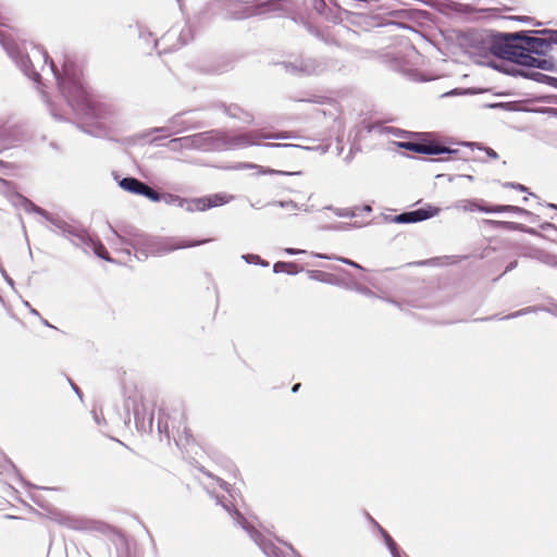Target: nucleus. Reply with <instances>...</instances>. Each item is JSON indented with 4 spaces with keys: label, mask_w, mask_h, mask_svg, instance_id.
I'll return each mask as SVG.
<instances>
[{
    "label": "nucleus",
    "mask_w": 557,
    "mask_h": 557,
    "mask_svg": "<svg viewBox=\"0 0 557 557\" xmlns=\"http://www.w3.org/2000/svg\"><path fill=\"white\" fill-rule=\"evenodd\" d=\"M315 256H317L318 258H321V259H333L332 257L326 256V255H323V253H317Z\"/></svg>",
    "instance_id": "obj_24"
},
{
    "label": "nucleus",
    "mask_w": 557,
    "mask_h": 557,
    "mask_svg": "<svg viewBox=\"0 0 557 557\" xmlns=\"http://www.w3.org/2000/svg\"><path fill=\"white\" fill-rule=\"evenodd\" d=\"M435 214L433 210L426 209H418L410 212H404L394 218V222L396 223H416L420 221H424Z\"/></svg>",
    "instance_id": "obj_7"
},
{
    "label": "nucleus",
    "mask_w": 557,
    "mask_h": 557,
    "mask_svg": "<svg viewBox=\"0 0 557 557\" xmlns=\"http://www.w3.org/2000/svg\"><path fill=\"white\" fill-rule=\"evenodd\" d=\"M290 137L292 136L288 132L271 133L262 129H256L235 137L234 141L237 146L247 147L261 145V140L263 139H285Z\"/></svg>",
    "instance_id": "obj_5"
},
{
    "label": "nucleus",
    "mask_w": 557,
    "mask_h": 557,
    "mask_svg": "<svg viewBox=\"0 0 557 557\" xmlns=\"http://www.w3.org/2000/svg\"><path fill=\"white\" fill-rule=\"evenodd\" d=\"M134 416H135V419H139V418L144 419V413H141L138 408L134 409Z\"/></svg>",
    "instance_id": "obj_23"
},
{
    "label": "nucleus",
    "mask_w": 557,
    "mask_h": 557,
    "mask_svg": "<svg viewBox=\"0 0 557 557\" xmlns=\"http://www.w3.org/2000/svg\"><path fill=\"white\" fill-rule=\"evenodd\" d=\"M268 146H271V147H280L282 146L281 144H268Z\"/></svg>",
    "instance_id": "obj_28"
},
{
    "label": "nucleus",
    "mask_w": 557,
    "mask_h": 557,
    "mask_svg": "<svg viewBox=\"0 0 557 557\" xmlns=\"http://www.w3.org/2000/svg\"><path fill=\"white\" fill-rule=\"evenodd\" d=\"M335 259L341 261V262H343V263H346L348 265H351V267H355V268H359V265L356 262H354V261H351L349 259H346V258H335Z\"/></svg>",
    "instance_id": "obj_22"
},
{
    "label": "nucleus",
    "mask_w": 557,
    "mask_h": 557,
    "mask_svg": "<svg viewBox=\"0 0 557 557\" xmlns=\"http://www.w3.org/2000/svg\"><path fill=\"white\" fill-rule=\"evenodd\" d=\"M299 388H300V384H299V383H297V384H295V385L292 387V392H293V393H296V392H298V389H299Z\"/></svg>",
    "instance_id": "obj_25"
},
{
    "label": "nucleus",
    "mask_w": 557,
    "mask_h": 557,
    "mask_svg": "<svg viewBox=\"0 0 557 557\" xmlns=\"http://www.w3.org/2000/svg\"><path fill=\"white\" fill-rule=\"evenodd\" d=\"M234 518L244 530L251 525V523H249L247 519L237 510L234 511Z\"/></svg>",
    "instance_id": "obj_17"
},
{
    "label": "nucleus",
    "mask_w": 557,
    "mask_h": 557,
    "mask_svg": "<svg viewBox=\"0 0 557 557\" xmlns=\"http://www.w3.org/2000/svg\"><path fill=\"white\" fill-rule=\"evenodd\" d=\"M398 146L400 148L422 154H441L449 151L446 147L433 140H422L419 143L405 141L398 143Z\"/></svg>",
    "instance_id": "obj_6"
},
{
    "label": "nucleus",
    "mask_w": 557,
    "mask_h": 557,
    "mask_svg": "<svg viewBox=\"0 0 557 557\" xmlns=\"http://www.w3.org/2000/svg\"><path fill=\"white\" fill-rule=\"evenodd\" d=\"M140 195L147 197L151 201H160L161 200V195L146 184L144 185V188H143Z\"/></svg>",
    "instance_id": "obj_16"
},
{
    "label": "nucleus",
    "mask_w": 557,
    "mask_h": 557,
    "mask_svg": "<svg viewBox=\"0 0 557 557\" xmlns=\"http://www.w3.org/2000/svg\"><path fill=\"white\" fill-rule=\"evenodd\" d=\"M518 41L523 45L532 54H544L549 48V42L539 37H519Z\"/></svg>",
    "instance_id": "obj_8"
},
{
    "label": "nucleus",
    "mask_w": 557,
    "mask_h": 557,
    "mask_svg": "<svg viewBox=\"0 0 557 557\" xmlns=\"http://www.w3.org/2000/svg\"><path fill=\"white\" fill-rule=\"evenodd\" d=\"M92 248H94V252L101 259L103 260H108L110 261L111 258L109 256V252L107 250V248L104 247V245L97 240V242H92Z\"/></svg>",
    "instance_id": "obj_14"
},
{
    "label": "nucleus",
    "mask_w": 557,
    "mask_h": 557,
    "mask_svg": "<svg viewBox=\"0 0 557 557\" xmlns=\"http://www.w3.org/2000/svg\"><path fill=\"white\" fill-rule=\"evenodd\" d=\"M208 240L205 239V240H199V242H184L182 245H180L178 247L180 248H183V247H194V246H197V245H201V244H205L207 243Z\"/></svg>",
    "instance_id": "obj_20"
},
{
    "label": "nucleus",
    "mask_w": 557,
    "mask_h": 557,
    "mask_svg": "<svg viewBox=\"0 0 557 557\" xmlns=\"http://www.w3.org/2000/svg\"><path fill=\"white\" fill-rule=\"evenodd\" d=\"M286 252H287V253H289V255H295V253H297L298 251H297V250H295V249L288 248V249H286Z\"/></svg>",
    "instance_id": "obj_26"
},
{
    "label": "nucleus",
    "mask_w": 557,
    "mask_h": 557,
    "mask_svg": "<svg viewBox=\"0 0 557 557\" xmlns=\"http://www.w3.org/2000/svg\"><path fill=\"white\" fill-rule=\"evenodd\" d=\"M491 51L502 58L512 61L517 64L537 67L542 70L549 69V62L544 59L534 57L527 48L518 41V37L505 38L504 41H495L492 44Z\"/></svg>",
    "instance_id": "obj_2"
},
{
    "label": "nucleus",
    "mask_w": 557,
    "mask_h": 557,
    "mask_svg": "<svg viewBox=\"0 0 557 557\" xmlns=\"http://www.w3.org/2000/svg\"><path fill=\"white\" fill-rule=\"evenodd\" d=\"M144 185H145V183H143L134 177H125L120 182V186L123 189H125L132 194H136V195L141 194Z\"/></svg>",
    "instance_id": "obj_11"
},
{
    "label": "nucleus",
    "mask_w": 557,
    "mask_h": 557,
    "mask_svg": "<svg viewBox=\"0 0 557 557\" xmlns=\"http://www.w3.org/2000/svg\"><path fill=\"white\" fill-rule=\"evenodd\" d=\"M50 65L59 82L60 89L69 103L75 110L85 114H96L100 103L94 99L92 95L85 87L82 75L75 64L72 62L64 63L62 74L57 71L52 60Z\"/></svg>",
    "instance_id": "obj_1"
},
{
    "label": "nucleus",
    "mask_w": 557,
    "mask_h": 557,
    "mask_svg": "<svg viewBox=\"0 0 557 557\" xmlns=\"http://www.w3.org/2000/svg\"><path fill=\"white\" fill-rule=\"evenodd\" d=\"M249 536L251 537V540L267 554H269V548L271 546V543L267 541V539L264 537V535L259 531L257 530L252 524L250 527H248L246 530H245Z\"/></svg>",
    "instance_id": "obj_10"
},
{
    "label": "nucleus",
    "mask_w": 557,
    "mask_h": 557,
    "mask_svg": "<svg viewBox=\"0 0 557 557\" xmlns=\"http://www.w3.org/2000/svg\"><path fill=\"white\" fill-rule=\"evenodd\" d=\"M234 199L232 195L226 193H218L199 198L187 199L186 210L190 212L206 211L214 207L224 206Z\"/></svg>",
    "instance_id": "obj_4"
},
{
    "label": "nucleus",
    "mask_w": 557,
    "mask_h": 557,
    "mask_svg": "<svg viewBox=\"0 0 557 557\" xmlns=\"http://www.w3.org/2000/svg\"><path fill=\"white\" fill-rule=\"evenodd\" d=\"M242 168L244 169H258L259 173L267 174V173H274L273 170H265L262 166L256 165V164H243Z\"/></svg>",
    "instance_id": "obj_18"
},
{
    "label": "nucleus",
    "mask_w": 557,
    "mask_h": 557,
    "mask_svg": "<svg viewBox=\"0 0 557 557\" xmlns=\"http://www.w3.org/2000/svg\"><path fill=\"white\" fill-rule=\"evenodd\" d=\"M158 429L160 432H163L168 438L172 437L178 446L187 447L194 442L183 412L175 411L173 416L160 412L158 417Z\"/></svg>",
    "instance_id": "obj_3"
},
{
    "label": "nucleus",
    "mask_w": 557,
    "mask_h": 557,
    "mask_svg": "<svg viewBox=\"0 0 557 557\" xmlns=\"http://www.w3.org/2000/svg\"><path fill=\"white\" fill-rule=\"evenodd\" d=\"M16 168H17V165L15 163H10V162L0 160V170H3V169H16Z\"/></svg>",
    "instance_id": "obj_21"
},
{
    "label": "nucleus",
    "mask_w": 557,
    "mask_h": 557,
    "mask_svg": "<svg viewBox=\"0 0 557 557\" xmlns=\"http://www.w3.org/2000/svg\"><path fill=\"white\" fill-rule=\"evenodd\" d=\"M476 208L481 212L485 213H497V212H510V213H517V214H524L527 213V210L523 208L511 206V205H496L491 206L486 205L484 202L478 203Z\"/></svg>",
    "instance_id": "obj_9"
},
{
    "label": "nucleus",
    "mask_w": 557,
    "mask_h": 557,
    "mask_svg": "<svg viewBox=\"0 0 557 557\" xmlns=\"http://www.w3.org/2000/svg\"><path fill=\"white\" fill-rule=\"evenodd\" d=\"M273 271L275 273L286 272L288 274H294L297 272V264L294 262L278 261L274 263Z\"/></svg>",
    "instance_id": "obj_12"
},
{
    "label": "nucleus",
    "mask_w": 557,
    "mask_h": 557,
    "mask_svg": "<svg viewBox=\"0 0 557 557\" xmlns=\"http://www.w3.org/2000/svg\"><path fill=\"white\" fill-rule=\"evenodd\" d=\"M488 154L492 156L493 158H497V153L492 149H490Z\"/></svg>",
    "instance_id": "obj_27"
},
{
    "label": "nucleus",
    "mask_w": 557,
    "mask_h": 557,
    "mask_svg": "<svg viewBox=\"0 0 557 557\" xmlns=\"http://www.w3.org/2000/svg\"><path fill=\"white\" fill-rule=\"evenodd\" d=\"M486 223L490 225H493L494 227L505 228V230H510V231L519 228V224L515 223V222L486 220Z\"/></svg>",
    "instance_id": "obj_13"
},
{
    "label": "nucleus",
    "mask_w": 557,
    "mask_h": 557,
    "mask_svg": "<svg viewBox=\"0 0 557 557\" xmlns=\"http://www.w3.org/2000/svg\"><path fill=\"white\" fill-rule=\"evenodd\" d=\"M161 199H163L166 203L177 205L180 207H186L187 202V199L171 194L161 196Z\"/></svg>",
    "instance_id": "obj_15"
},
{
    "label": "nucleus",
    "mask_w": 557,
    "mask_h": 557,
    "mask_svg": "<svg viewBox=\"0 0 557 557\" xmlns=\"http://www.w3.org/2000/svg\"><path fill=\"white\" fill-rule=\"evenodd\" d=\"M505 187H510V188H513V189H517V190H520V191H525L527 190V187L521 185V184H516V183H506L504 185Z\"/></svg>",
    "instance_id": "obj_19"
}]
</instances>
